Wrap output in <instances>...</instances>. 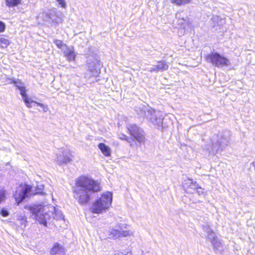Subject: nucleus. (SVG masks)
Here are the masks:
<instances>
[{"label": "nucleus", "instance_id": "dca6fc26", "mask_svg": "<svg viewBox=\"0 0 255 255\" xmlns=\"http://www.w3.org/2000/svg\"><path fill=\"white\" fill-rule=\"evenodd\" d=\"M109 235L114 239L121 237H127L129 236L130 232L129 231H120L118 229H112L109 231Z\"/></svg>", "mask_w": 255, "mask_h": 255}, {"label": "nucleus", "instance_id": "f704fd0d", "mask_svg": "<svg viewBox=\"0 0 255 255\" xmlns=\"http://www.w3.org/2000/svg\"><path fill=\"white\" fill-rule=\"evenodd\" d=\"M114 255H131V253H128L126 255H124L123 254V253L122 252H117Z\"/></svg>", "mask_w": 255, "mask_h": 255}, {"label": "nucleus", "instance_id": "1a4fd4ad", "mask_svg": "<svg viewBox=\"0 0 255 255\" xmlns=\"http://www.w3.org/2000/svg\"><path fill=\"white\" fill-rule=\"evenodd\" d=\"M31 191V187L28 185H26L24 187L19 186L15 190L13 194V197L15 202L18 205L26 197L28 196L29 194Z\"/></svg>", "mask_w": 255, "mask_h": 255}, {"label": "nucleus", "instance_id": "393cba45", "mask_svg": "<svg viewBox=\"0 0 255 255\" xmlns=\"http://www.w3.org/2000/svg\"><path fill=\"white\" fill-rule=\"evenodd\" d=\"M54 43L62 51L64 49L65 46H67L66 44H64L62 41L58 39L55 40L54 41Z\"/></svg>", "mask_w": 255, "mask_h": 255}, {"label": "nucleus", "instance_id": "6ab92c4d", "mask_svg": "<svg viewBox=\"0 0 255 255\" xmlns=\"http://www.w3.org/2000/svg\"><path fill=\"white\" fill-rule=\"evenodd\" d=\"M214 251L216 253H221L223 251V246L221 241L217 238L211 243Z\"/></svg>", "mask_w": 255, "mask_h": 255}, {"label": "nucleus", "instance_id": "f8f14e48", "mask_svg": "<svg viewBox=\"0 0 255 255\" xmlns=\"http://www.w3.org/2000/svg\"><path fill=\"white\" fill-rule=\"evenodd\" d=\"M182 186L184 190L187 193H193L196 189L199 188V185L197 182L190 178H187L183 181Z\"/></svg>", "mask_w": 255, "mask_h": 255}, {"label": "nucleus", "instance_id": "f03ea898", "mask_svg": "<svg viewBox=\"0 0 255 255\" xmlns=\"http://www.w3.org/2000/svg\"><path fill=\"white\" fill-rule=\"evenodd\" d=\"M230 139L229 131H225L218 135H214L211 138V144L207 145V149L209 153L215 155L221 151L228 145Z\"/></svg>", "mask_w": 255, "mask_h": 255}, {"label": "nucleus", "instance_id": "f257e3e1", "mask_svg": "<svg viewBox=\"0 0 255 255\" xmlns=\"http://www.w3.org/2000/svg\"><path fill=\"white\" fill-rule=\"evenodd\" d=\"M74 198L81 205L89 202L93 194L101 191L100 183L96 180L86 176H81L75 181L72 187Z\"/></svg>", "mask_w": 255, "mask_h": 255}, {"label": "nucleus", "instance_id": "423d86ee", "mask_svg": "<svg viewBox=\"0 0 255 255\" xmlns=\"http://www.w3.org/2000/svg\"><path fill=\"white\" fill-rule=\"evenodd\" d=\"M30 211L36 221L44 226H47V221L50 219V215L45 211L42 205L31 206Z\"/></svg>", "mask_w": 255, "mask_h": 255}, {"label": "nucleus", "instance_id": "473e14b6", "mask_svg": "<svg viewBox=\"0 0 255 255\" xmlns=\"http://www.w3.org/2000/svg\"><path fill=\"white\" fill-rule=\"evenodd\" d=\"M176 17L177 18H178V19H181L182 20H183V21H185L186 19H185V18L183 17H181V13L179 12H177L176 14Z\"/></svg>", "mask_w": 255, "mask_h": 255}, {"label": "nucleus", "instance_id": "5701e85b", "mask_svg": "<svg viewBox=\"0 0 255 255\" xmlns=\"http://www.w3.org/2000/svg\"><path fill=\"white\" fill-rule=\"evenodd\" d=\"M44 189V185L42 184H40L39 185H37L35 188V192L34 193H32V194L34 195L36 194H40V195H44L45 194L44 192L43 191Z\"/></svg>", "mask_w": 255, "mask_h": 255}, {"label": "nucleus", "instance_id": "7c9ffc66", "mask_svg": "<svg viewBox=\"0 0 255 255\" xmlns=\"http://www.w3.org/2000/svg\"><path fill=\"white\" fill-rule=\"evenodd\" d=\"M198 194L199 195H204V189H202L200 186H199V188L196 189Z\"/></svg>", "mask_w": 255, "mask_h": 255}, {"label": "nucleus", "instance_id": "a211bd4d", "mask_svg": "<svg viewBox=\"0 0 255 255\" xmlns=\"http://www.w3.org/2000/svg\"><path fill=\"white\" fill-rule=\"evenodd\" d=\"M202 228L203 231H204L207 234V239H208L211 242V243L218 238L215 233H214L213 231L209 227L208 225L207 224L203 225Z\"/></svg>", "mask_w": 255, "mask_h": 255}, {"label": "nucleus", "instance_id": "20e7f679", "mask_svg": "<svg viewBox=\"0 0 255 255\" xmlns=\"http://www.w3.org/2000/svg\"><path fill=\"white\" fill-rule=\"evenodd\" d=\"M112 193L107 192L103 193L93 203L91 210L93 213L100 214L106 211L111 205L112 202Z\"/></svg>", "mask_w": 255, "mask_h": 255}, {"label": "nucleus", "instance_id": "c85d7f7f", "mask_svg": "<svg viewBox=\"0 0 255 255\" xmlns=\"http://www.w3.org/2000/svg\"><path fill=\"white\" fill-rule=\"evenodd\" d=\"M15 86L19 90L24 87L22 86V83L19 80L17 82H15Z\"/></svg>", "mask_w": 255, "mask_h": 255}, {"label": "nucleus", "instance_id": "e433bc0d", "mask_svg": "<svg viewBox=\"0 0 255 255\" xmlns=\"http://www.w3.org/2000/svg\"><path fill=\"white\" fill-rule=\"evenodd\" d=\"M18 81V80H12L11 83H14V84H15V82H17Z\"/></svg>", "mask_w": 255, "mask_h": 255}, {"label": "nucleus", "instance_id": "ddd939ff", "mask_svg": "<svg viewBox=\"0 0 255 255\" xmlns=\"http://www.w3.org/2000/svg\"><path fill=\"white\" fill-rule=\"evenodd\" d=\"M71 160L70 151L67 149H63L61 151V154L57 155L56 158L57 162L59 165L67 164L71 162Z\"/></svg>", "mask_w": 255, "mask_h": 255}, {"label": "nucleus", "instance_id": "2eb2a0df", "mask_svg": "<svg viewBox=\"0 0 255 255\" xmlns=\"http://www.w3.org/2000/svg\"><path fill=\"white\" fill-rule=\"evenodd\" d=\"M62 51L69 62L75 60L76 54L74 51L73 46H65L64 49Z\"/></svg>", "mask_w": 255, "mask_h": 255}, {"label": "nucleus", "instance_id": "2f4dec72", "mask_svg": "<svg viewBox=\"0 0 255 255\" xmlns=\"http://www.w3.org/2000/svg\"><path fill=\"white\" fill-rule=\"evenodd\" d=\"M5 198V194L3 191H0V202Z\"/></svg>", "mask_w": 255, "mask_h": 255}, {"label": "nucleus", "instance_id": "cd10ccee", "mask_svg": "<svg viewBox=\"0 0 255 255\" xmlns=\"http://www.w3.org/2000/svg\"><path fill=\"white\" fill-rule=\"evenodd\" d=\"M0 214L3 217H7L9 215V212L6 210L2 209L1 210Z\"/></svg>", "mask_w": 255, "mask_h": 255}, {"label": "nucleus", "instance_id": "aec40b11", "mask_svg": "<svg viewBox=\"0 0 255 255\" xmlns=\"http://www.w3.org/2000/svg\"><path fill=\"white\" fill-rule=\"evenodd\" d=\"M98 147L103 153V154L106 156H111V150L110 148L106 145L104 143H100L98 144Z\"/></svg>", "mask_w": 255, "mask_h": 255}, {"label": "nucleus", "instance_id": "7ed1b4c3", "mask_svg": "<svg viewBox=\"0 0 255 255\" xmlns=\"http://www.w3.org/2000/svg\"><path fill=\"white\" fill-rule=\"evenodd\" d=\"M137 112L140 117L146 118L154 125L162 127L164 115L161 112L155 111L149 107L143 106L139 108Z\"/></svg>", "mask_w": 255, "mask_h": 255}, {"label": "nucleus", "instance_id": "bb28decb", "mask_svg": "<svg viewBox=\"0 0 255 255\" xmlns=\"http://www.w3.org/2000/svg\"><path fill=\"white\" fill-rule=\"evenodd\" d=\"M5 29V23L2 21H0V33L3 32V31H4Z\"/></svg>", "mask_w": 255, "mask_h": 255}, {"label": "nucleus", "instance_id": "b1692460", "mask_svg": "<svg viewBox=\"0 0 255 255\" xmlns=\"http://www.w3.org/2000/svg\"><path fill=\"white\" fill-rule=\"evenodd\" d=\"M191 0H171V2L177 5L180 6L190 2Z\"/></svg>", "mask_w": 255, "mask_h": 255}, {"label": "nucleus", "instance_id": "6e6552de", "mask_svg": "<svg viewBox=\"0 0 255 255\" xmlns=\"http://www.w3.org/2000/svg\"><path fill=\"white\" fill-rule=\"evenodd\" d=\"M130 134L140 144H144L145 141L143 130L135 124H129L127 127Z\"/></svg>", "mask_w": 255, "mask_h": 255}, {"label": "nucleus", "instance_id": "a878e982", "mask_svg": "<svg viewBox=\"0 0 255 255\" xmlns=\"http://www.w3.org/2000/svg\"><path fill=\"white\" fill-rule=\"evenodd\" d=\"M58 2V4L63 8H65L66 6V3L65 0H56Z\"/></svg>", "mask_w": 255, "mask_h": 255}, {"label": "nucleus", "instance_id": "c9c22d12", "mask_svg": "<svg viewBox=\"0 0 255 255\" xmlns=\"http://www.w3.org/2000/svg\"><path fill=\"white\" fill-rule=\"evenodd\" d=\"M132 138H133V140H131V139H129V140H126V141H128V143H130V145H131V142H134V140H135V139H134V138H133V137H132Z\"/></svg>", "mask_w": 255, "mask_h": 255}, {"label": "nucleus", "instance_id": "f3484780", "mask_svg": "<svg viewBox=\"0 0 255 255\" xmlns=\"http://www.w3.org/2000/svg\"><path fill=\"white\" fill-rule=\"evenodd\" d=\"M65 252L63 246L58 243L53 245L50 251V255H65Z\"/></svg>", "mask_w": 255, "mask_h": 255}, {"label": "nucleus", "instance_id": "9d476101", "mask_svg": "<svg viewBox=\"0 0 255 255\" xmlns=\"http://www.w3.org/2000/svg\"><path fill=\"white\" fill-rule=\"evenodd\" d=\"M19 90L20 91V95H21L25 104L28 108H30L34 106L35 105H37V106L40 107L43 109V111L44 112H46L48 111V108L47 106L42 103L35 102L28 97L26 93L25 89L24 87L22 89H20Z\"/></svg>", "mask_w": 255, "mask_h": 255}, {"label": "nucleus", "instance_id": "412c9836", "mask_svg": "<svg viewBox=\"0 0 255 255\" xmlns=\"http://www.w3.org/2000/svg\"><path fill=\"white\" fill-rule=\"evenodd\" d=\"M20 2H21V0H5L6 5L9 7L17 6L18 4H20Z\"/></svg>", "mask_w": 255, "mask_h": 255}, {"label": "nucleus", "instance_id": "39448f33", "mask_svg": "<svg viewBox=\"0 0 255 255\" xmlns=\"http://www.w3.org/2000/svg\"><path fill=\"white\" fill-rule=\"evenodd\" d=\"M206 61L213 66L221 68L231 65L230 60L223 55L217 52H212L205 56Z\"/></svg>", "mask_w": 255, "mask_h": 255}, {"label": "nucleus", "instance_id": "c756f323", "mask_svg": "<svg viewBox=\"0 0 255 255\" xmlns=\"http://www.w3.org/2000/svg\"><path fill=\"white\" fill-rule=\"evenodd\" d=\"M120 138L122 140H128L129 139H131V140H133V138L130 137H128L126 135L122 134V136L120 137Z\"/></svg>", "mask_w": 255, "mask_h": 255}, {"label": "nucleus", "instance_id": "4468645a", "mask_svg": "<svg viewBox=\"0 0 255 255\" xmlns=\"http://www.w3.org/2000/svg\"><path fill=\"white\" fill-rule=\"evenodd\" d=\"M169 67L168 63L163 60L159 61L157 62L156 65L153 66L148 69V71L150 72H162L168 70Z\"/></svg>", "mask_w": 255, "mask_h": 255}, {"label": "nucleus", "instance_id": "72a5a7b5", "mask_svg": "<svg viewBox=\"0 0 255 255\" xmlns=\"http://www.w3.org/2000/svg\"><path fill=\"white\" fill-rule=\"evenodd\" d=\"M20 224L21 226H23V227H26V220L25 219H21L20 220Z\"/></svg>", "mask_w": 255, "mask_h": 255}, {"label": "nucleus", "instance_id": "4be33fe9", "mask_svg": "<svg viewBox=\"0 0 255 255\" xmlns=\"http://www.w3.org/2000/svg\"><path fill=\"white\" fill-rule=\"evenodd\" d=\"M10 44L9 40L3 37H0V47L1 48H6Z\"/></svg>", "mask_w": 255, "mask_h": 255}, {"label": "nucleus", "instance_id": "9b49d317", "mask_svg": "<svg viewBox=\"0 0 255 255\" xmlns=\"http://www.w3.org/2000/svg\"><path fill=\"white\" fill-rule=\"evenodd\" d=\"M40 17L45 21L49 23L57 22V11L56 9H49L41 13Z\"/></svg>", "mask_w": 255, "mask_h": 255}, {"label": "nucleus", "instance_id": "0eeeda50", "mask_svg": "<svg viewBox=\"0 0 255 255\" xmlns=\"http://www.w3.org/2000/svg\"><path fill=\"white\" fill-rule=\"evenodd\" d=\"M87 71L85 73V77L90 78L97 76L100 72L102 66L100 60L95 56H89L87 61Z\"/></svg>", "mask_w": 255, "mask_h": 255}]
</instances>
